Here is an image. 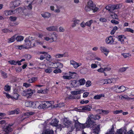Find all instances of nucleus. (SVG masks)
Segmentation results:
<instances>
[{"label": "nucleus", "mask_w": 134, "mask_h": 134, "mask_svg": "<svg viewBox=\"0 0 134 134\" xmlns=\"http://www.w3.org/2000/svg\"><path fill=\"white\" fill-rule=\"evenodd\" d=\"M78 119L76 116H75L74 117L73 120L75 123V125L77 124L79 122L78 121Z\"/></svg>", "instance_id": "de8ad7c7"}, {"label": "nucleus", "mask_w": 134, "mask_h": 134, "mask_svg": "<svg viewBox=\"0 0 134 134\" xmlns=\"http://www.w3.org/2000/svg\"><path fill=\"white\" fill-rule=\"evenodd\" d=\"M99 126V125H98L97 127H95V129H94L93 133H94L95 134H97L100 131Z\"/></svg>", "instance_id": "c756f323"}, {"label": "nucleus", "mask_w": 134, "mask_h": 134, "mask_svg": "<svg viewBox=\"0 0 134 134\" xmlns=\"http://www.w3.org/2000/svg\"><path fill=\"white\" fill-rule=\"evenodd\" d=\"M29 4L28 5L26 6V8L27 9L29 10H31L32 9V4L28 3Z\"/></svg>", "instance_id": "a18cd8bd"}, {"label": "nucleus", "mask_w": 134, "mask_h": 134, "mask_svg": "<svg viewBox=\"0 0 134 134\" xmlns=\"http://www.w3.org/2000/svg\"><path fill=\"white\" fill-rule=\"evenodd\" d=\"M44 39L47 41H49L51 42H52L57 41V35L54 34H52L49 37H44Z\"/></svg>", "instance_id": "39448f33"}, {"label": "nucleus", "mask_w": 134, "mask_h": 134, "mask_svg": "<svg viewBox=\"0 0 134 134\" xmlns=\"http://www.w3.org/2000/svg\"><path fill=\"white\" fill-rule=\"evenodd\" d=\"M1 75L4 79H6L8 77L7 74L5 72L3 71H2L1 72Z\"/></svg>", "instance_id": "f704fd0d"}, {"label": "nucleus", "mask_w": 134, "mask_h": 134, "mask_svg": "<svg viewBox=\"0 0 134 134\" xmlns=\"http://www.w3.org/2000/svg\"><path fill=\"white\" fill-rule=\"evenodd\" d=\"M41 15L44 18H48L50 17L51 15L48 12H46L41 14Z\"/></svg>", "instance_id": "4be33fe9"}, {"label": "nucleus", "mask_w": 134, "mask_h": 134, "mask_svg": "<svg viewBox=\"0 0 134 134\" xmlns=\"http://www.w3.org/2000/svg\"><path fill=\"white\" fill-rule=\"evenodd\" d=\"M81 108L82 110L90 111L91 110V107L89 105H87L82 107Z\"/></svg>", "instance_id": "b1692460"}, {"label": "nucleus", "mask_w": 134, "mask_h": 134, "mask_svg": "<svg viewBox=\"0 0 134 134\" xmlns=\"http://www.w3.org/2000/svg\"><path fill=\"white\" fill-rule=\"evenodd\" d=\"M34 40V38H33L32 37H31L29 40L27 38H26L24 40L25 42V44L24 45L25 46V49H28L31 47L35 46V43H34L32 45H31V41H32L33 40Z\"/></svg>", "instance_id": "7ed1b4c3"}, {"label": "nucleus", "mask_w": 134, "mask_h": 134, "mask_svg": "<svg viewBox=\"0 0 134 134\" xmlns=\"http://www.w3.org/2000/svg\"><path fill=\"white\" fill-rule=\"evenodd\" d=\"M31 81L32 83L34 82L35 81H37V77H34L31 78Z\"/></svg>", "instance_id": "0e129e2a"}, {"label": "nucleus", "mask_w": 134, "mask_h": 134, "mask_svg": "<svg viewBox=\"0 0 134 134\" xmlns=\"http://www.w3.org/2000/svg\"><path fill=\"white\" fill-rule=\"evenodd\" d=\"M99 21L102 22H106L107 21L106 19L103 18H101L99 19Z\"/></svg>", "instance_id": "052dcab7"}, {"label": "nucleus", "mask_w": 134, "mask_h": 134, "mask_svg": "<svg viewBox=\"0 0 134 134\" xmlns=\"http://www.w3.org/2000/svg\"><path fill=\"white\" fill-rule=\"evenodd\" d=\"M63 123L64 127H68L71 124V122L68 120V118H65L63 119Z\"/></svg>", "instance_id": "f8f14e48"}, {"label": "nucleus", "mask_w": 134, "mask_h": 134, "mask_svg": "<svg viewBox=\"0 0 134 134\" xmlns=\"http://www.w3.org/2000/svg\"><path fill=\"white\" fill-rule=\"evenodd\" d=\"M15 37L16 36L14 35L13 36V37H12L11 38L8 39V42L11 43L14 41L15 39Z\"/></svg>", "instance_id": "72a5a7b5"}, {"label": "nucleus", "mask_w": 134, "mask_h": 134, "mask_svg": "<svg viewBox=\"0 0 134 134\" xmlns=\"http://www.w3.org/2000/svg\"><path fill=\"white\" fill-rule=\"evenodd\" d=\"M52 71V69L50 68H47L45 70V71L47 73H50Z\"/></svg>", "instance_id": "e2e57ef3"}, {"label": "nucleus", "mask_w": 134, "mask_h": 134, "mask_svg": "<svg viewBox=\"0 0 134 134\" xmlns=\"http://www.w3.org/2000/svg\"><path fill=\"white\" fill-rule=\"evenodd\" d=\"M71 94H72L76 95L77 94H80L81 93V91L78 90L76 91H74L71 92Z\"/></svg>", "instance_id": "c9c22d12"}, {"label": "nucleus", "mask_w": 134, "mask_h": 134, "mask_svg": "<svg viewBox=\"0 0 134 134\" xmlns=\"http://www.w3.org/2000/svg\"><path fill=\"white\" fill-rule=\"evenodd\" d=\"M51 68H61L63 66V64L60 62H51L50 64Z\"/></svg>", "instance_id": "0eeeda50"}, {"label": "nucleus", "mask_w": 134, "mask_h": 134, "mask_svg": "<svg viewBox=\"0 0 134 134\" xmlns=\"http://www.w3.org/2000/svg\"><path fill=\"white\" fill-rule=\"evenodd\" d=\"M35 113L34 112H30L25 113V116H29L34 115Z\"/></svg>", "instance_id": "c03bdc74"}, {"label": "nucleus", "mask_w": 134, "mask_h": 134, "mask_svg": "<svg viewBox=\"0 0 134 134\" xmlns=\"http://www.w3.org/2000/svg\"><path fill=\"white\" fill-rule=\"evenodd\" d=\"M119 5L118 4L111 5L110 6V12L113 13L114 10L118 9L119 8Z\"/></svg>", "instance_id": "a211bd4d"}, {"label": "nucleus", "mask_w": 134, "mask_h": 134, "mask_svg": "<svg viewBox=\"0 0 134 134\" xmlns=\"http://www.w3.org/2000/svg\"><path fill=\"white\" fill-rule=\"evenodd\" d=\"M118 90L115 89L116 92L117 93H120L124 92L126 90V88L123 86L119 87L118 88Z\"/></svg>", "instance_id": "2eb2a0df"}, {"label": "nucleus", "mask_w": 134, "mask_h": 134, "mask_svg": "<svg viewBox=\"0 0 134 134\" xmlns=\"http://www.w3.org/2000/svg\"><path fill=\"white\" fill-rule=\"evenodd\" d=\"M99 9V8L96 7V5L93 3L92 1L89 0L87 2V5L85 7V9L87 12L92 10L94 13L97 12Z\"/></svg>", "instance_id": "f03ea898"}, {"label": "nucleus", "mask_w": 134, "mask_h": 134, "mask_svg": "<svg viewBox=\"0 0 134 134\" xmlns=\"http://www.w3.org/2000/svg\"><path fill=\"white\" fill-rule=\"evenodd\" d=\"M24 37L22 36H18L16 38V39L18 41H20L23 40Z\"/></svg>", "instance_id": "a19ab883"}, {"label": "nucleus", "mask_w": 134, "mask_h": 134, "mask_svg": "<svg viewBox=\"0 0 134 134\" xmlns=\"http://www.w3.org/2000/svg\"><path fill=\"white\" fill-rule=\"evenodd\" d=\"M91 85V82L90 81H88L86 82V87H88Z\"/></svg>", "instance_id": "13d9d810"}, {"label": "nucleus", "mask_w": 134, "mask_h": 134, "mask_svg": "<svg viewBox=\"0 0 134 134\" xmlns=\"http://www.w3.org/2000/svg\"><path fill=\"white\" fill-rule=\"evenodd\" d=\"M16 48L18 49H21L23 48H25V46L24 45H21L20 46L16 45L15 46Z\"/></svg>", "instance_id": "4c0bfd02"}, {"label": "nucleus", "mask_w": 134, "mask_h": 134, "mask_svg": "<svg viewBox=\"0 0 134 134\" xmlns=\"http://www.w3.org/2000/svg\"><path fill=\"white\" fill-rule=\"evenodd\" d=\"M4 14L6 16H8L12 14V10H5L4 12Z\"/></svg>", "instance_id": "2f4dec72"}, {"label": "nucleus", "mask_w": 134, "mask_h": 134, "mask_svg": "<svg viewBox=\"0 0 134 134\" xmlns=\"http://www.w3.org/2000/svg\"><path fill=\"white\" fill-rule=\"evenodd\" d=\"M91 67L92 69H94L97 67V65L93 63L91 64Z\"/></svg>", "instance_id": "680f3d73"}, {"label": "nucleus", "mask_w": 134, "mask_h": 134, "mask_svg": "<svg viewBox=\"0 0 134 134\" xmlns=\"http://www.w3.org/2000/svg\"><path fill=\"white\" fill-rule=\"evenodd\" d=\"M105 42L107 44H114V39L113 38L112 36H110L106 38L105 40Z\"/></svg>", "instance_id": "6e6552de"}, {"label": "nucleus", "mask_w": 134, "mask_h": 134, "mask_svg": "<svg viewBox=\"0 0 134 134\" xmlns=\"http://www.w3.org/2000/svg\"><path fill=\"white\" fill-rule=\"evenodd\" d=\"M20 110L18 108H16L14 110H12L9 111V114H18L20 112Z\"/></svg>", "instance_id": "412c9836"}, {"label": "nucleus", "mask_w": 134, "mask_h": 134, "mask_svg": "<svg viewBox=\"0 0 134 134\" xmlns=\"http://www.w3.org/2000/svg\"><path fill=\"white\" fill-rule=\"evenodd\" d=\"M97 70L98 72L101 73L103 72L104 71L103 68H100V69H98Z\"/></svg>", "instance_id": "69168bd1"}, {"label": "nucleus", "mask_w": 134, "mask_h": 134, "mask_svg": "<svg viewBox=\"0 0 134 134\" xmlns=\"http://www.w3.org/2000/svg\"><path fill=\"white\" fill-rule=\"evenodd\" d=\"M116 81V78H111L101 80V82L103 83V84H111L115 83Z\"/></svg>", "instance_id": "423d86ee"}, {"label": "nucleus", "mask_w": 134, "mask_h": 134, "mask_svg": "<svg viewBox=\"0 0 134 134\" xmlns=\"http://www.w3.org/2000/svg\"><path fill=\"white\" fill-rule=\"evenodd\" d=\"M128 68V67H123L120 69V71L121 72H123L125 71Z\"/></svg>", "instance_id": "6e6d98bb"}, {"label": "nucleus", "mask_w": 134, "mask_h": 134, "mask_svg": "<svg viewBox=\"0 0 134 134\" xmlns=\"http://www.w3.org/2000/svg\"><path fill=\"white\" fill-rule=\"evenodd\" d=\"M51 105V104L49 103V102L47 101L45 103L40 105V106L41 107L43 108H47L49 107Z\"/></svg>", "instance_id": "aec40b11"}, {"label": "nucleus", "mask_w": 134, "mask_h": 134, "mask_svg": "<svg viewBox=\"0 0 134 134\" xmlns=\"http://www.w3.org/2000/svg\"><path fill=\"white\" fill-rule=\"evenodd\" d=\"M19 95L16 93H14L13 96H12V98H14L15 99H18Z\"/></svg>", "instance_id": "37998d69"}, {"label": "nucleus", "mask_w": 134, "mask_h": 134, "mask_svg": "<svg viewBox=\"0 0 134 134\" xmlns=\"http://www.w3.org/2000/svg\"><path fill=\"white\" fill-rule=\"evenodd\" d=\"M70 64L75 69H77L78 67L82 65L81 63H77L73 60L70 61Z\"/></svg>", "instance_id": "9b49d317"}, {"label": "nucleus", "mask_w": 134, "mask_h": 134, "mask_svg": "<svg viewBox=\"0 0 134 134\" xmlns=\"http://www.w3.org/2000/svg\"><path fill=\"white\" fill-rule=\"evenodd\" d=\"M84 124H82L78 123L77 124L75 125V127L76 128L77 131H79L85 128V126Z\"/></svg>", "instance_id": "1a4fd4ad"}, {"label": "nucleus", "mask_w": 134, "mask_h": 134, "mask_svg": "<svg viewBox=\"0 0 134 134\" xmlns=\"http://www.w3.org/2000/svg\"><path fill=\"white\" fill-rule=\"evenodd\" d=\"M2 31L3 33H5L12 32V30L10 31L6 29H3L2 30Z\"/></svg>", "instance_id": "49530a36"}, {"label": "nucleus", "mask_w": 134, "mask_h": 134, "mask_svg": "<svg viewBox=\"0 0 134 134\" xmlns=\"http://www.w3.org/2000/svg\"><path fill=\"white\" fill-rule=\"evenodd\" d=\"M126 31L130 32L132 33H134V30L133 29L130 28H127L125 29Z\"/></svg>", "instance_id": "8fccbe9b"}, {"label": "nucleus", "mask_w": 134, "mask_h": 134, "mask_svg": "<svg viewBox=\"0 0 134 134\" xmlns=\"http://www.w3.org/2000/svg\"><path fill=\"white\" fill-rule=\"evenodd\" d=\"M114 126L112 125V127L111 129L109 130L106 133H108L109 134H114Z\"/></svg>", "instance_id": "c85d7f7f"}, {"label": "nucleus", "mask_w": 134, "mask_h": 134, "mask_svg": "<svg viewBox=\"0 0 134 134\" xmlns=\"http://www.w3.org/2000/svg\"><path fill=\"white\" fill-rule=\"evenodd\" d=\"M104 95L103 94H101L94 96L93 97V99H100L102 97H104Z\"/></svg>", "instance_id": "bb28decb"}, {"label": "nucleus", "mask_w": 134, "mask_h": 134, "mask_svg": "<svg viewBox=\"0 0 134 134\" xmlns=\"http://www.w3.org/2000/svg\"><path fill=\"white\" fill-rule=\"evenodd\" d=\"M12 14H15L20 13L23 11V9L21 7H20L17 8L14 10H12Z\"/></svg>", "instance_id": "f3484780"}, {"label": "nucleus", "mask_w": 134, "mask_h": 134, "mask_svg": "<svg viewBox=\"0 0 134 134\" xmlns=\"http://www.w3.org/2000/svg\"><path fill=\"white\" fill-rule=\"evenodd\" d=\"M65 105V103H60L56 105L55 107H57L61 108Z\"/></svg>", "instance_id": "58836bf2"}, {"label": "nucleus", "mask_w": 134, "mask_h": 134, "mask_svg": "<svg viewBox=\"0 0 134 134\" xmlns=\"http://www.w3.org/2000/svg\"><path fill=\"white\" fill-rule=\"evenodd\" d=\"M54 57L56 58H60L64 57H65V54H57L54 55Z\"/></svg>", "instance_id": "cd10ccee"}, {"label": "nucleus", "mask_w": 134, "mask_h": 134, "mask_svg": "<svg viewBox=\"0 0 134 134\" xmlns=\"http://www.w3.org/2000/svg\"><path fill=\"white\" fill-rule=\"evenodd\" d=\"M35 42L37 44H42L43 43V42L42 41H40V40H37Z\"/></svg>", "instance_id": "bf43d9fd"}, {"label": "nucleus", "mask_w": 134, "mask_h": 134, "mask_svg": "<svg viewBox=\"0 0 134 134\" xmlns=\"http://www.w3.org/2000/svg\"><path fill=\"white\" fill-rule=\"evenodd\" d=\"M4 89L7 91H9L10 90V87L8 85H7L4 87Z\"/></svg>", "instance_id": "ea45409f"}, {"label": "nucleus", "mask_w": 134, "mask_h": 134, "mask_svg": "<svg viewBox=\"0 0 134 134\" xmlns=\"http://www.w3.org/2000/svg\"><path fill=\"white\" fill-rule=\"evenodd\" d=\"M53 72L57 74L61 72L62 71L60 69H55L54 70Z\"/></svg>", "instance_id": "4d7b16f0"}, {"label": "nucleus", "mask_w": 134, "mask_h": 134, "mask_svg": "<svg viewBox=\"0 0 134 134\" xmlns=\"http://www.w3.org/2000/svg\"><path fill=\"white\" fill-rule=\"evenodd\" d=\"M79 82L80 85H83L85 83L86 81L84 79L82 78L79 80Z\"/></svg>", "instance_id": "7c9ffc66"}, {"label": "nucleus", "mask_w": 134, "mask_h": 134, "mask_svg": "<svg viewBox=\"0 0 134 134\" xmlns=\"http://www.w3.org/2000/svg\"><path fill=\"white\" fill-rule=\"evenodd\" d=\"M9 63L11 64L15 65L17 64L16 61L15 60H10L9 61Z\"/></svg>", "instance_id": "603ef678"}, {"label": "nucleus", "mask_w": 134, "mask_h": 134, "mask_svg": "<svg viewBox=\"0 0 134 134\" xmlns=\"http://www.w3.org/2000/svg\"><path fill=\"white\" fill-rule=\"evenodd\" d=\"M58 121L55 118L52 120L50 124L53 126H58Z\"/></svg>", "instance_id": "6ab92c4d"}, {"label": "nucleus", "mask_w": 134, "mask_h": 134, "mask_svg": "<svg viewBox=\"0 0 134 134\" xmlns=\"http://www.w3.org/2000/svg\"><path fill=\"white\" fill-rule=\"evenodd\" d=\"M100 118V116L98 115H94L92 114H90L89 115L86 124L88 127H92L96 125L95 122L94 121V120L99 119Z\"/></svg>", "instance_id": "f257e3e1"}, {"label": "nucleus", "mask_w": 134, "mask_h": 134, "mask_svg": "<svg viewBox=\"0 0 134 134\" xmlns=\"http://www.w3.org/2000/svg\"><path fill=\"white\" fill-rule=\"evenodd\" d=\"M44 134H54L53 131L52 130H50L48 131L46 130Z\"/></svg>", "instance_id": "09e8293b"}, {"label": "nucleus", "mask_w": 134, "mask_h": 134, "mask_svg": "<svg viewBox=\"0 0 134 134\" xmlns=\"http://www.w3.org/2000/svg\"><path fill=\"white\" fill-rule=\"evenodd\" d=\"M20 3V1H14L12 3L13 7H15L18 6Z\"/></svg>", "instance_id": "a878e982"}, {"label": "nucleus", "mask_w": 134, "mask_h": 134, "mask_svg": "<svg viewBox=\"0 0 134 134\" xmlns=\"http://www.w3.org/2000/svg\"><path fill=\"white\" fill-rule=\"evenodd\" d=\"M35 92V90H32L31 89L29 88L24 91L22 94L24 96L28 97L32 95Z\"/></svg>", "instance_id": "20e7f679"}, {"label": "nucleus", "mask_w": 134, "mask_h": 134, "mask_svg": "<svg viewBox=\"0 0 134 134\" xmlns=\"http://www.w3.org/2000/svg\"><path fill=\"white\" fill-rule=\"evenodd\" d=\"M23 86L26 88L29 87L31 86V85L30 83H23Z\"/></svg>", "instance_id": "3c124183"}, {"label": "nucleus", "mask_w": 134, "mask_h": 134, "mask_svg": "<svg viewBox=\"0 0 134 134\" xmlns=\"http://www.w3.org/2000/svg\"><path fill=\"white\" fill-rule=\"evenodd\" d=\"M68 98L69 99H79L80 98V96L76 97L75 96H70L68 97Z\"/></svg>", "instance_id": "e433bc0d"}, {"label": "nucleus", "mask_w": 134, "mask_h": 134, "mask_svg": "<svg viewBox=\"0 0 134 134\" xmlns=\"http://www.w3.org/2000/svg\"><path fill=\"white\" fill-rule=\"evenodd\" d=\"M63 75L62 78L64 79L70 80L72 78V75L68 74L67 73H63Z\"/></svg>", "instance_id": "ddd939ff"}, {"label": "nucleus", "mask_w": 134, "mask_h": 134, "mask_svg": "<svg viewBox=\"0 0 134 134\" xmlns=\"http://www.w3.org/2000/svg\"><path fill=\"white\" fill-rule=\"evenodd\" d=\"M111 22L113 24H118L119 23V22L114 20H112L111 21Z\"/></svg>", "instance_id": "338daca9"}, {"label": "nucleus", "mask_w": 134, "mask_h": 134, "mask_svg": "<svg viewBox=\"0 0 134 134\" xmlns=\"http://www.w3.org/2000/svg\"><path fill=\"white\" fill-rule=\"evenodd\" d=\"M100 49L102 52L104 53V54L107 56L109 52V51L107 48L104 47H101L100 48Z\"/></svg>", "instance_id": "dca6fc26"}, {"label": "nucleus", "mask_w": 134, "mask_h": 134, "mask_svg": "<svg viewBox=\"0 0 134 134\" xmlns=\"http://www.w3.org/2000/svg\"><path fill=\"white\" fill-rule=\"evenodd\" d=\"M13 124H9L4 129V130L5 132L8 133L9 132H11L13 130Z\"/></svg>", "instance_id": "4468645a"}, {"label": "nucleus", "mask_w": 134, "mask_h": 134, "mask_svg": "<svg viewBox=\"0 0 134 134\" xmlns=\"http://www.w3.org/2000/svg\"><path fill=\"white\" fill-rule=\"evenodd\" d=\"M122 55L125 58L129 57L130 56V54L129 53H124L122 54Z\"/></svg>", "instance_id": "774afa93"}, {"label": "nucleus", "mask_w": 134, "mask_h": 134, "mask_svg": "<svg viewBox=\"0 0 134 134\" xmlns=\"http://www.w3.org/2000/svg\"><path fill=\"white\" fill-rule=\"evenodd\" d=\"M16 17L13 16H11L9 18V20L12 21H15L16 20Z\"/></svg>", "instance_id": "864d4df0"}, {"label": "nucleus", "mask_w": 134, "mask_h": 134, "mask_svg": "<svg viewBox=\"0 0 134 134\" xmlns=\"http://www.w3.org/2000/svg\"><path fill=\"white\" fill-rule=\"evenodd\" d=\"M118 41L121 42V43L122 44H124L125 43L124 41L126 39L124 36H119L118 37Z\"/></svg>", "instance_id": "5701e85b"}, {"label": "nucleus", "mask_w": 134, "mask_h": 134, "mask_svg": "<svg viewBox=\"0 0 134 134\" xmlns=\"http://www.w3.org/2000/svg\"><path fill=\"white\" fill-rule=\"evenodd\" d=\"M93 22V20H90L88 21L86 23L85 25L88 26L90 27Z\"/></svg>", "instance_id": "473e14b6"}, {"label": "nucleus", "mask_w": 134, "mask_h": 134, "mask_svg": "<svg viewBox=\"0 0 134 134\" xmlns=\"http://www.w3.org/2000/svg\"><path fill=\"white\" fill-rule=\"evenodd\" d=\"M57 29V27L56 26H52L46 28V29L49 31H52L56 30Z\"/></svg>", "instance_id": "393cba45"}, {"label": "nucleus", "mask_w": 134, "mask_h": 134, "mask_svg": "<svg viewBox=\"0 0 134 134\" xmlns=\"http://www.w3.org/2000/svg\"><path fill=\"white\" fill-rule=\"evenodd\" d=\"M123 111L122 110H116L115 111H114L113 113L114 114H118L120 113H122Z\"/></svg>", "instance_id": "5fc2aeb1"}, {"label": "nucleus", "mask_w": 134, "mask_h": 134, "mask_svg": "<svg viewBox=\"0 0 134 134\" xmlns=\"http://www.w3.org/2000/svg\"><path fill=\"white\" fill-rule=\"evenodd\" d=\"M118 28L117 26H115L113 29L111 31L110 34L111 35H113L115 33L116 31L117 30Z\"/></svg>", "instance_id": "79ce46f5"}, {"label": "nucleus", "mask_w": 134, "mask_h": 134, "mask_svg": "<svg viewBox=\"0 0 134 134\" xmlns=\"http://www.w3.org/2000/svg\"><path fill=\"white\" fill-rule=\"evenodd\" d=\"M36 103H35L31 101H27L25 102V105L26 107H31L33 108H36Z\"/></svg>", "instance_id": "9d476101"}]
</instances>
